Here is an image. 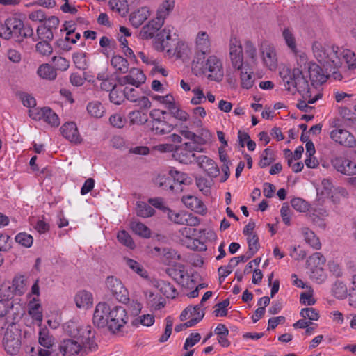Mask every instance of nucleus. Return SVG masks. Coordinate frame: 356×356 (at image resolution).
Returning a JSON list of instances; mask_svg holds the SVG:
<instances>
[{
  "mask_svg": "<svg viewBox=\"0 0 356 356\" xmlns=\"http://www.w3.org/2000/svg\"><path fill=\"white\" fill-rule=\"evenodd\" d=\"M70 339H63L59 345V350L63 356H86L97 350L95 341V333L90 325L68 326Z\"/></svg>",
  "mask_w": 356,
  "mask_h": 356,
  "instance_id": "obj_1",
  "label": "nucleus"
},
{
  "mask_svg": "<svg viewBox=\"0 0 356 356\" xmlns=\"http://www.w3.org/2000/svg\"><path fill=\"white\" fill-rule=\"evenodd\" d=\"M295 81L292 83L289 72L286 70L280 73V77L284 83L285 90L294 93L298 92L302 98L298 100L296 106L302 112H309L314 108L313 106H309V104H314L321 98L322 95L317 92L314 88H311L307 79H305L298 70L295 71L293 74Z\"/></svg>",
  "mask_w": 356,
  "mask_h": 356,
  "instance_id": "obj_2",
  "label": "nucleus"
},
{
  "mask_svg": "<svg viewBox=\"0 0 356 356\" xmlns=\"http://www.w3.org/2000/svg\"><path fill=\"white\" fill-rule=\"evenodd\" d=\"M33 36V29L29 24L15 17H10L0 22V37L4 40H13L20 44L25 39Z\"/></svg>",
  "mask_w": 356,
  "mask_h": 356,
  "instance_id": "obj_3",
  "label": "nucleus"
},
{
  "mask_svg": "<svg viewBox=\"0 0 356 356\" xmlns=\"http://www.w3.org/2000/svg\"><path fill=\"white\" fill-rule=\"evenodd\" d=\"M312 50L317 60L323 65L326 72L334 73L335 70L341 66L338 47L322 46L319 42H315L312 45Z\"/></svg>",
  "mask_w": 356,
  "mask_h": 356,
  "instance_id": "obj_4",
  "label": "nucleus"
},
{
  "mask_svg": "<svg viewBox=\"0 0 356 356\" xmlns=\"http://www.w3.org/2000/svg\"><path fill=\"white\" fill-rule=\"evenodd\" d=\"M171 33L172 29L170 26H167L161 30L156 35L154 47L159 51H166L169 54L179 57L181 56V52L179 48L184 47L185 44L181 41L172 39Z\"/></svg>",
  "mask_w": 356,
  "mask_h": 356,
  "instance_id": "obj_5",
  "label": "nucleus"
},
{
  "mask_svg": "<svg viewBox=\"0 0 356 356\" xmlns=\"http://www.w3.org/2000/svg\"><path fill=\"white\" fill-rule=\"evenodd\" d=\"M127 321L128 316L126 309L123 307L116 306L109 312L106 326L111 332L115 333L124 326Z\"/></svg>",
  "mask_w": 356,
  "mask_h": 356,
  "instance_id": "obj_6",
  "label": "nucleus"
},
{
  "mask_svg": "<svg viewBox=\"0 0 356 356\" xmlns=\"http://www.w3.org/2000/svg\"><path fill=\"white\" fill-rule=\"evenodd\" d=\"M262 63L270 71H275L278 66V56L275 47L268 42H263L259 48Z\"/></svg>",
  "mask_w": 356,
  "mask_h": 356,
  "instance_id": "obj_7",
  "label": "nucleus"
},
{
  "mask_svg": "<svg viewBox=\"0 0 356 356\" xmlns=\"http://www.w3.org/2000/svg\"><path fill=\"white\" fill-rule=\"evenodd\" d=\"M194 124H197V126L201 124L200 120H195L193 123H189L188 125L184 124L183 123L179 125V133L181 136H183L186 139L191 140L192 142L185 143V147L190 150L191 153H194V152H202V148L200 146L197 140L199 137L193 131H191V129L193 128Z\"/></svg>",
  "mask_w": 356,
  "mask_h": 356,
  "instance_id": "obj_8",
  "label": "nucleus"
},
{
  "mask_svg": "<svg viewBox=\"0 0 356 356\" xmlns=\"http://www.w3.org/2000/svg\"><path fill=\"white\" fill-rule=\"evenodd\" d=\"M195 56L193 62L198 63L204 59L211 50V40L206 31H199L195 38Z\"/></svg>",
  "mask_w": 356,
  "mask_h": 356,
  "instance_id": "obj_9",
  "label": "nucleus"
},
{
  "mask_svg": "<svg viewBox=\"0 0 356 356\" xmlns=\"http://www.w3.org/2000/svg\"><path fill=\"white\" fill-rule=\"evenodd\" d=\"M229 54L232 65L235 69H242L245 64L241 41L236 37H232L229 44Z\"/></svg>",
  "mask_w": 356,
  "mask_h": 356,
  "instance_id": "obj_10",
  "label": "nucleus"
},
{
  "mask_svg": "<svg viewBox=\"0 0 356 356\" xmlns=\"http://www.w3.org/2000/svg\"><path fill=\"white\" fill-rule=\"evenodd\" d=\"M168 218L175 224L195 227L200 223V219L192 213L186 211L175 212L168 209Z\"/></svg>",
  "mask_w": 356,
  "mask_h": 356,
  "instance_id": "obj_11",
  "label": "nucleus"
},
{
  "mask_svg": "<svg viewBox=\"0 0 356 356\" xmlns=\"http://www.w3.org/2000/svg\"><path fill=\"white\" fill-rule=\"evenodd\" d=\"M106 285L107 289L119 302L124 303L129 300L127 290L118 278L113 276L108 277Z\"/></svg>",
  "mask_w": 356,
  "mask_h": 356,
  "instance_id": "obj_12",
  "label": "nucleus"
},
{
  "mask_svg": "<svg viewBox=\"0 0 356 356\" xmlns=\"http://www.w3.org/2000/svg\"><path fill=\"white\" fill-rule=\"evenodd\" d=\"M6 351L15 355L19 351L21 347V336L18 332H13L11 330H7L5 332L3 341Z\"/></svg>",
  "mask_w": 356,
  "mask_h": 356,
  "instance_id": "obj_13",
  "label": "nucleus"
},
{
  "mask_svg": "<svg viewBox=\"0 0 356 356\" xmlns=\"http://www.w3.org/2000/svg\"><path fill=\"white\" fill-rule=\"evenodd\" d=\"M330 138L335 143L348 148L356 147V139L348 131L336 129L330 132Z\"/></svg>",
  "mask_w": 356,
  "mask_h": 356,
  "instance_id": "obj_14",
  "label": "nucleus"
},
{
  "mask_svg": "<svg viewBox=\"0 0 356 356\" xmlns=\"http://www.w3.org/2000/svg\"><path fill=\"white\" fill-rule=\"evenodd\" d=\"M205 70L209 74L207 77L209 79L220 81L223 77L222 64L221 61L216 56H209L205 65Z\"/></svg>",
  "mask_w": 356,
  "mask_h": 356,
  "instance_id": "obj_15",
  "label": "nucleus"
},
{
  "mask_svg": "<svg viewBox=\"0 0 356 356\" xmlns=\"http://www.w3.org/2000/svg\"><path fill=\"white\" fill-rule=\"evenodd\" d=\"M334 168L347 176L356 175V163L353 161L342 156L335 157L332 160Z\"/></svg>",
  "mask_w": 356,
  "mask_h": 356,
  "instance_id": "obj_16",
  "label": "nucleus"
},
{
  "mask_svg": "<svg viewBox=\"0 0 356 356\" xmlns=\"http://www.w3.org/2000/svg\"><path fill=\"white\" fill-rule=\"evenodd\" d=\"M127 75L119 79L120 85L131 84L138 88L145 83L146 76L139 68L132 67L130 70L129 69Z\"/></svg>",
  "mask_w": 356,
  "mask_h": 356,
  "instance_id": "obj_17",
  "label": "nucleus"
},
{
  "mask_svg": "<svg viewBox=\"0 0 356 356\" xmlns=\"http://www.w3.org/2000/svg\"><path fill=\"white\" fill-rule=\"evenodd\" d=\"M111 311L106 302H99L93 314V323L99 327H105L108 324V314Z\"/></svg>",
  "mask_w": 356,
  "mask_h": 356,
  "instance_id": "obj_18",
  "label": "nucleus"
},
{
  "mask_svg": "<svg viewBox=\"0 0 356 356\" xmlns=\"http://www.w3.org/2000/svg\"><path fill=\"white\" fill-rule=\"evenodd\" d=\"M163 25L154 18L151 19L143 26L139 31L138 36L141 40H148L154 38H156L158 31Z\"/></svg>",
  "mask_w": 356,
  "mask_h": 356,
  "instance_id": "obj_19",
  "label": "nucleus"
},
{
  "mask_svg": "<svg viewBox=\"0 0 356 356\" xmlns=\"http://www.w3.org/2000/svg\"><path fill=\"white\" fill-rule=\"evenodd\" d=\"M181 202L189 209L194 212L204 215L207 213V207L201 200L195 196L188 195L181 198Z\"/></svg>",
  "mask_w": 356,
  "mask_h": 356,
  "instance_id": "obj_20",
  "label": "nucleus"
},
{
  "mask_svg": "<svg viewBox=\"0 0 356 356\" xmlns=\"http://www.w3.org/2000/svg\"><path fill=\"white\" fill-rule=\"evenodd\" d=\"M60 132L63 136L72 143H80L81 136L78 131L77 127L74 122H66L60 127Z\"/></svg>",
  "mask_w": 356,
  "mask_h": 356,
  "instance_id": "obj_21",
  "label": "nucleus"
},
{
  "mask_svg": "<svg viewBox=\"0 0 356 356\" xmlns=\"http://www.w3.org/2000/svg\"><path fill=\"white\" fill-rule=\"evenodd\" d=\"M196 162L199 166L202 168L209 176L216 177L219 174V168L216 163L209 157L201 155L196 158Z\"/></svg>",
  "mask_w": 356,
  "mask_h": 356,
  "instance_id": "obj_22",
  "label": "nucleus"
},
{
  "mask_svg": "<svg viewBox=\"0 0 356 356\" xmlns=\"http://www.w3.org/2000/svg\"><path fill=\"white\" fill-rule=\"evenodd\" d=\"M296 61H297V67H295L293 70H291L289 68H283L280 72V74L284 71L287 70L289 72V75L291 78V82L293 83L295 81V78L293 77V74H295L296 70H298L300 72L301 76L305 79H307V76L305 74H307V70L308 67V65L311 63H307V56L305 54H301L300 55L296 56Z\"/></svg>",
  "mask_w": 356,
  "mask_h": 356,
  "instance_id": "obj_23",
  "label": "nucleus"
},
{
  "mask_svg": "<svg viewBox=\"0 0 356 356\" xmlns=\"http://www.w3.org/2000/svg\"><path fill=\"white\" fill-rule=\"evenodd\" d=\"M307 73L309 74L312 82L322 83L326 81V71L316 63L308 65Z\"/></svg>",
  "mask_w": 356,
  "mask_h": 356,
  "instance_id": "obj_24",
  "label": "nucleus"
},
{
  "mask_svg": "<svg viewBox=\"0 0 356 356\" xmlns=\"http://www.w3.org/2000/svg\"><path fill=\"white\" fill-rule=\"evenodd\" d=\"M175 0H165L161 3L157 9L156 17L154 18L161 24H164L165 19L169 16L175 8Z\"/></svg>",
  "mask_w": 356,
  "mask_h": 356,
  "instance_id": "obj_25",
  "label": "nucleus"
},
{
  "mask_svg": "<svg viewBox=\"0 0 356 356\" xmlns=\"http://www.w3.org/2000/svg\"><path fill=\"white\" fill-rule=\"evenodd\" d=\"M74 301L78 308L88 309L93 305V297L90 292L83 290L75 295Z\"/></svg>",
  "mask_w": 356,
  "mask_h": 356,
  "instance_id": "obj_26",
  "label": "nucleus"
},
{
  "mask_svg": "<svg viewBox=\"0 0 356 356\" xmlns=\"http://www.w3.org/2000/svg\"><path fill=\"white\" fill-rule=\"evenodd\" d=\"M150 16L149 8L142 7L131 13L129 15V21L133 26L139 27Z\"/></svg>",
  "mask_w": 356,
  "mask_h": 356,
  "instance_id": "obj_27",
  "label": "nucleus"
},
{
  "mask_svg": "<svg viewBox=\"0 0 356 356\" xmlns=\"http://www.w3.org/2000/svg\"><path fill=\"white\" fill-rule=\"evenodd\" d=\"M241 72V84L243 88H252L254 83V75L252 68L246 64L242 69H237Z\"/></svg>",
  "mask_w": 356,
  "mask_h": 356,
  "instance_id": "obj_28",
  "label": "nucleus"
},
{
  "mask_svg": "<svg viewBox=\"0 0 356 356\" xmlns=\"http://www.w3.org/2000/svg\"><path fill=\"white\" fill-rule=\"evenodd\" d=\"M174 156L182 163H191L193 160L196 161V158L197 157L195 156V153H191L184 145V146H176Z\"/></svg>",
  "mask_w": 356,
  "mask_h": 356,
  "instance_id": "obj_29",
  "label": "nucleus"
},
{
  "mask_svg": "<svg viewBox=\"0 0 356 356\" xmlns=\"http://www.w3.org/2000/svg\"><path fill=\"white\" fill-rule=\"evenodd\" d=\"M111 65L118 73L125 74L129 71V63L127 60L120 55L112 56Z\"/></svg>",
  "mask_w": 356,
  "mask_h": 356,
  "instance_id": "obj_30",
  "label": "nucleus"
},
{
  "mask_svg": "<svg viewBox=\"0 0 356 356\" xmlns=\"http://www.w3.org/2000/svg\"><path fill=\"white\" fill-rule=\"evenodd\" d=\"M38 342L44 348L50 349L55 344V338L47 328L43 327L39 332Z\"/></svg>",
  "mask_w": 356,
  "mask_h": 356,
  "instance_id": "obj_31",
  "label": "nucleus"
},
{
  "mask_svg": "<svg viewBox=\"0 0 356 356\" xmlns=\"http://www.w3.org/2000/svg\"><path fill=\"white\" fill-rule=\"evenodd\" d=\"M173 126L164 119L160 121H152V130L156 134L164 135L170 133L173 130Z\"/></svg>",
  "mask_w": 356,
  "mask_h": 356,
  "instance_id": "obj_32",
  "label": "nucleus"
},
{
  "mask_svg": "<svg viewBox=\"0 0 356 356\" xmlns=\"http://www.w3.org/2000/svg\"><path fill=\"white\" fill-rule=\"evenodd\" d=\"M301 232L307 243L316 250H319L321 248V243L313 231L309 229L308 227H302L301 229Z\"/></svg>",
  "mask_w": 356,
  "mask_h": 356,
  "instance_id": "obj_33",
  "label": "nucleus"
},
{
  "mask_svg": "<svg viewBox=\"0 0 356 356\" xmlns=\"http://www.w3.org/2000/svg\"><path fill=\"white\" fill-rule=\"evenodd\" d=\"M159 290L167 298H175L177 295L176 289L170 282L160 280L156 284Z\"/></svg>",
  "mask_w": 356,
  "mask_h": 356,
  "instance_id": "obj_34",
  "label": "nucleus"
},
{
  "mask_svg": "<svg viewBox=\"0 0 356 356\" xmlns=\"http://www.w3.org/2000/svg\"><path fill=\"white\" fill-rule=\"evenodd\" d=\"M37 74L40 78L50 81L54 80L57 76L56 70L49 64L40 65Z\"/></svg>",
  "mask_w": 356,
  "mask_h": 356,
  "instance_id": "obj_35",
  "label": "nucleus"
},
{
  "mask_svg": "<svg viewBox=\"0 0 356 356\" xmlns=\"http://www.w3.org/2000/svg\"><path fill=\"white\" fill-rule=\"evenodd\" d=\"M154 250L159 252V255L168 262L180 259L178 252L172 248H163L161 249L159 247H155Z\"/></svg>",
  "mask_w": 356,
  "mask_h": 356,
  "instance_id": "obj_36",
  "label": "nucleus"
},
{
  "mask_svg": "<svg viewBox=\"0 0 356 356\" xmlns=\"http://www.w3.org/2000/svg\"><path fill=\"white\" fill-rule=\"evenodd\" d=\"M130 227L132 231L140 236L146 238L151 236L150 229L140 222L132 221L130 222Z\"/></svg>",
  "mask_w": 356,
  "mask_h": 356,
  "instance_id": "obj_37",
  "label": "nucleus"
},
{
  "mask_svg": "<svg viewBox=\"0 0 356 356\" xmlns=\"http://www.w3.org/2000/svg\"><path fill=\"white\" fill-rule=\"evenodd\" d=\"M169 113L173 118L181 122H186L190 119L189 114L175 104L170 105Z\"/></svg>",
  "mask_w": 356,
  "mask_h": 356,
  "instance_id": "obj_38",
  "label": "nucleus"
},
{
  "mask_svg": "<svg viewBox=\"0 0 356 356\" xmlns=\"http://www.w3.org/2000/svg\"><path fill=\"white\" fill-rule=\"evenodd\" d=\"M136 211L137 216L142 218L152 216L155 213V210L152 207V206L144 202H137Z\"/></svg>",
  "mask_w": 356,
  "mask_h": 356,
  "instance_id": "obj_39",
  "label": "nucleus"
},
{
  "mask_svg": "<svg viewBox=\"0 0 356 356\" xmlns=\"http://www.w3.org/2000/svg\"><path fill=\"white\" fill-rule=\"evenodd\" d=\"M42 120L52 127H58L60 124L58 115L49 107H44Z\"/></svg>",
  "mask_w": 356,
  "mask_h": 356,
  "instance_id": "obj_40",
  "label": "nucleus"
},
{
  "mask_svg": "<svg viewBox=\"0 0 356 356\" xmlns=\"http://www.w3.org/2000/svg\"><path fill=\"white\" fill-rule=\"evenodd\" d=\"M245 54L246 58L250 60L252 65H257V50L256 47L251 41L248 40L245 42Z\"/></svg>",
  "mask_w": 356,
  "mask_h": 356,
  "instance_id": "obj_41",
  "label": "nucleus"
},
{
  "mask_svg": "<svg viewBox=\"0 0 356 356\" xmlns=\"http://www.w3.org/2000/svg\"><path fill=\"white\" fill-rule=\"evenodd\" d=\"M36 33L38 38H33V41H37L39 39L45 41H51L54 38L53 31L44 24L37 28Z\"/></svg>",
  "mask_w": 356,
  "mask_h": 356,
  "instance_id": "obj_42",
  "label": "nucleus"
},
{
  "mask_svg": "<svg viewBox=\"0 0 356 356\" xmlns=\"http://www.w3.org/2000/svg\"><path fill=\"white\" fill-rule=\"evenodd\" d=\"M154 323V316L152 314H143L140 316L136 318H134L131 321V324L134 326L138 327L139 325L143 326H151Z\"/></svg>",
  "mask_w": 356,
  "mask_h": 356,
  "instance_id": "obj_43",
  "label": "nucleus"
},
{
  "mask_svg": "<svg viewBox=\"0 0 356 356\" xmlns=\"http://www.w3.org/2000/svg\"><path fill=\"white\" fill-rule=\"evenodd\" d=\"M88 113L94 118H101L103 116L104 109L102 104L99 102H90L87 106Z\"/></svg>",
  "mask_w": 356,
  "mask_h": 356,
  "instance_id": "obj_44",
  "label": "nucleus"
},
{
  "mask_svg": "<svg viewBox=\"0 0 356 356\" xmlns=\"http://www.w3.org/2000/svg\"><path fill=\"white\" fill-rule=\"evenodd\" d=\"M172 179L171 176H167L164 174H161L157 176L156 178V184L163 189L168 190L170 189L171 191L174 190V185L172 184Z\"/></svg>",
  "mask_w": 356,
  "mask_h": 356,
  "instance_id": "obj_45",
  "label": "nucleus"
},
{
  "mask_svg": "<svg viewBox=\"0 0 356 356\" xmlns=\"http://www.w3.org/2000/svg\"><path fill=\"white\" fill-rule=\"evenodd\" d=\"M332 292L337 298L343 299L347 296L346 286L343 282L337 281L333 284Z\"/></svg>",
  "mask_w": 356,
  "mask_h": 356,
  "instance_id": "obj_46",
  "label": "nucleus"
},
{
  "mask_svg": "<svg viewBox=\"0 0 356 356\" xmlns=\"http://www.w3.org/2000/svg\"><path fill=\"white\" fill-rule=\"evenodd\" d=\"M109 4L112 10L123 16L128 12L127 4L125 0H110Z\"/></svg>",
  "mask_w": 356,
  "mask_h": 356,
  "instance_id": "obj_47",
  "label": "nucleus"
},
{
  "mask_svg": "<svg viewBox=\"0 0 356 356\" xmlns=\"http://www.w3.org/2000/svg\"><path fill=\"white\" fill-rule=\"evenodd\" d=\"M126 264L138 275L142 277H147L148 273L146 270L137 261L131 259H125Z\"/></svg>",
  "mask_w": 356,
  "mask_h": 356,
  "instance_id": "obj_48",
  "label": "nucleus"
},
{
  "mask_svg": "<svg viewBox=\"0 0 356 356\" xmlns=\"http://www.w3.org/2000/svg\"><path fill=\"white\" fill-rule=\"evenodd\" d=\"M73 62L75 66L81 70H85L88 67V62L86 58V54L83 52H76L73 54Z\"/></svg>",
  "mask_w": 356,
  "mask_h": 356,
  "instance_id": "obj_49",
  "label": "nucleus"
},
{
  "mask_svg": "<svg viewBox=\"0 0 356 356\" xmlns=\"http://www.w3.org/2000/svg\"><path fill=\"white\" fill-rule=\"evenodd\" d=\"M282 36L288 47L290 48L293 51H296V40L291 30L289 28L284 29L282 31Z\"/></svg>",
  "mask_w": 356,
  "mask_h": 356,
  "instance_id": "obj_50",
  "label": "nucleus"
},
{
  "mask_svg": "<svg viewBox=\"0 0 356 356\" xmlns=\"http://www.w3.org/2000/svg\"><path fill=\"white\" fill-rule=\"evenodd\" d=\"M274 161L275 158L272 150L266 148L261 154L259 165L261 168H265L270 165Z\"/></svg>",
  "mask_w": 356,
  "mask_h": 356,
  "instance_id": "obj_51",
  "label": "nucleus"
},
{
  "mask_svg": "<svg viewBox=\"0 0 356 356\" xmlns=\"http://www.w3.org/2000/svg\"><path fill=\"white\" fill-rule=\"evenodd\" d=\"M26 285V279L23 275L17 276L13 280V287L17 294H22L25 292Z\"/></svg>",
  "mask_w": 356,
  "mask_h": 356,
  "instance_id": "obj_52",
  "label": "nucleus"
},
{
  "mask_svg": "<svg viewBox=\"0 0 356 356\" xmlns=\"http://www.w3.org/2000/svg\"><path fill=\"white\" fill-rule=\"evenodd\" d=\"M129 117L131 124H143L147 122V115L140 112L139 111H134L130 112Z\"/></svg>",
  "mask_w": 356,
  "mask_h": 356,
  "instance_id": "obj_53",
  "label": "nucleus"
},
{
  "mask_svg": "<svg viewBox=\"0 0 356 356\" xmlns=\"http://www.w3.org/2000/svg\"><path fill=\"white\" fill-rule=\"evenodd\" d=\"M109 98L111 102L119 105L124 99V89L117 88L112 90L109 93Z\"/></svg>",
  "mask_w": 356,
  "mask_h": 356,
  "instance_id": "obj_54",
  "label": "nucleus"
},
{
  "mask_svg": "<svg viewBox=\"0 0 356 356\" xmlns=\"http://www.w3.org/2000/svg\"><path fill=\"white\" fill-rule=\"evenodd\" d=\"M117 238L119 242H120L122 244L124 245L125 246L131 249L134 248L135 244L131 236L126 231L123 230L119 232Z\"/></svg>",
  "mask_w": 356,
  "mask_h": 356,
  "instance_id": "obj_55",
  "label": "nucleus"
},
{
  "mask_svg": "<svg viewBox=\"0 0 356 356\" xmlns=\"http://www.w3.org/2000/svg\"><path fill=\"white\" fill-rule=\"evenodd\" d=\"M291 204L292 207L299 212H305L309 207L308 202L300 197L292 199Z\"/></svg>",
  "mask_w": 356,
  "mask_h": 356,
  "instance_id": "obj_56",
  "label": "nucleus"
},
{
  "mask_svg": "<svg viewBox=\"0 0 356 356\" xmlns=\"http://www.w3.org/2000/svg\"><path fill=\"white\" fill-rule=\"evenodd\" d=\"M52 61L54 65V69L60 71H65L69 68L70 62L61 56H54Z\"/></svg>",
  "mask_w": 356,
  "mask_h": 356,
  "instance_id": "obj_57",
  "label": "nucleus"
},
{
  "mask_svg": "<svg viewBox=\"0 0 356 356\" xmlns=\"http://www.w3.org/2000/svg\"><path fill=\"white\" fill-rule=\"evenodd\" d=\"M300 315L305 319H309L310 321H317L319 318V313L318 312L312 307H307L302 309Z\"/></svg>",
  "mask_w": 356,
  "mask_h": 356,
  "instance_id": "obj_58",
  "label": "nucleus"
},
{
  "mask_svg": "<svg viewBox=\"0 0 356 356\" xmlns=\"http://www.w3.org/2000/svg\"><path fill=\"white\" fill-rule=\"evenodd\" d=\"M15 241L19 244H21L26 248H29L33 244V238L31 235L28 234L26 232H22L15 236Z\"/></svg>",
  "mask_w": 356,
  "mask_h": 356,
  "instance_id": "obj_59",
  "label": "nucleus"
},
{
  "mask_svg": "<svg viewBox=\"0 0 356 356\" xmlns=\"http://www.w3.org/2000/svg\"><path fill=\"white\" fill-rule=\"evenodd\" d=\"M192 92L194 94V97L191 100L192 104L198 105L205 102L206 97L200 87L193 88Z\"/></svg>",
  "mask_w": 356,
  "mask_h": 356,
  "instance_id": "obj_60",
  "label": "nucleus"
},
{
  "mask_svg": "<svg viewBox=\"0 0 356 356\" xmlns=\"http://www.w3.org/2000/svg\"><path fill=\"white\" fill-rule=\"evenodd\" d=\"M310 277L317 283L323 282L325 279L324 270L321 266H315L312 269Z\"/></svg>",
  "mask_w": 356,
  "mask_h": 356,
  "instance_id": "obj_61",
  "label": "nucleus"
},
{
  "mask_svg": "<svg viewBox=\"0 0 356 356\" xmlns=\"http://www.w3.org/2000/svg\"><path fill=\"white\" fill-rule=\"evenodd\" d=\"M109 122L113 127L121 129L125 125L127 120L126 118L120 114L115 113L111 115Z\"/></svg>",
  "mask_w": 356,
  "mask_h": 356,
  "instance_id": "obj_62",
  "label": "nucleus"
},
{
  "mask_svg": "<svg viewBox=\"0 0 356 356\" xmlns=\"http://www.w3.org/2000/svg\"><path fill=\"white\" fill-rule=\"evenodd\" d=\"M169 175L171 176L172 179H173L175 184H179L181 185V184H187L188 178L186 174L177 170H170Z\"/></svg>",
  "mask_w": 356,
  "mask_h": 356,
  "instance_id": "obj_63",
  "label": "nucleus"
},
{
  "mask_svg": "<svg viewBox=\"0 0 356 356\" xmlns=\"http://www.w3.org/2000/svg\"><path fill=\"white\" fill-rule=\"evenodd\" d=\"M343 57L350 68H356V55L349 49L343 51Z\"/></svg>",
  "mask_w": 356,
  "mask_h": 356,
  "instance_id": "obj_64",
  "label": "nucleus"
}]
</instances>
